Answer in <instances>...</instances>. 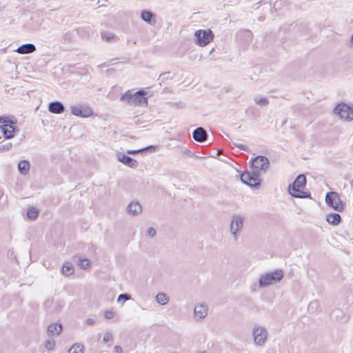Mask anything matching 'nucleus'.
I'll return each instance as SVG.
<instances>
[{"instance_id":"f257e3e1","label":"nucleus","mask_w":353,"mask_h":353,"mask_svg":"<svg viewBox=\"0 0 353 353\" xmlns=\"http://www.w3.org/2000/svg\"><path fill=\"white\" fill-rule=\"evenodd\" d=\"M252 171L245 170L240 175L243 183L253 189H259L261 186L260 171L265 172L270 167V161L264 155H259L252 158L250 162Z\"/></svg>"},{"instance_id":"f03ea898","label":"nucleus","mask_w":353,"mask_h":353,"mask_svg":"<svg viewBox=\"0 0 353 353\" xmlns=\"http://www.w3.org/2000/svg\"><path fill=\"white\" fill-rule=\"evenodd\" d=\"M306 185V178L303 174H299L294 181L288 185V192L294 198L312 199L310 192L303 191Z\"/></svg>"},{"instance_id":"7ed1b4c3","label":"nucleus","mask_w":353,"mask_h":353,"mask_svg":"<svg viewBox=\"0 0 353 353\" xmlns=\"http://www.w3.org/2000/svg\"><path fill=\"white\" fill-rule=\"evenodd\" d=\"M283 271L281 269L261 274L259 281V288H266L279 282L283 279Z\"/></svg>"},{"instance_id":"20e7f679","label":"nucleus","mask_w":353,"mask_h":353,"mask_svg":"<svg viewBox=\"0 0 353 353\" xmlns=\"http://www.w3.org/2000/svg\"><path fill=\"white\" fill-rule=\"evenodd\" d=\"M325 203L337 212H343L345 203L341 200L339 194L336 192H329L325 195Z\"/></svg>"},{"instance_id":"39448f33","label":"nucleus","mask_w":353,"mask_h":353,"mask_svg":"<svg viewBox=\"0 0 353 353\" xmlns=\"http://www.w3.org/2000/svg\"><path fill=\"white\" fill-rule=\"evenodd\" d=\"M333 112L343 120H353V107L345 103L341 102L338 103L334 108Z\"/></svg>"},{"instance_id":"423d86ee","label":"nucleus","mask_w":353,"mask_h":353,"mask_svg":"<svg viewBox=\"0 0 353 353\" xmlns=\"http://www.w3.org/2000/svg\"><path fill=\"white\" fill-rule=\"evenodd\" d=\"M214 35L213 32L210 30H199L195 31V43L199 46L203 47L213 40Z\"/></svg>"},{"instance_id":"0eeeda50","label":"nucleus","mask_w":353,"mask_h":353,"mask_svg":"<svg viewBox=\"0 0 353 353\" xmlns=\"http://www.w3.org/2000/svg\"><path fill=\"white\" fill-rule=\"evenodd\" d=\"M70 110L72 115L81 118L89 117L93 113L92 110L89 106L81 104L71 105Z\"/></svg>"},{"instance_id":"6e6552de","label":"nucleus","mask_w":353,"mask_h":353,"mask_svg":"<svg viewBox=\"0 0 353 353\" xmlns=\"http://www.w3.org/2000/svg\"><path fill=\"white\" fill-rule=\"evenodd\" d=\"M254 343L263 345L268 337V331L264 327H255L252 330Z\"/></svg>"},{"instance_id":"1a4fd4ad","label":"nucleus","mask_w":353,"mask_h":353,"mask_svg":"<svg viewBox=\"0 0 353 353\" xmlns=\"http://www.w3.org/2000/svg\"><path fill=\"white\" fill-rule=\"evenodd\" d=\"M244 218L239 214H234L232 216L230 223V232L235 240L237 239V234L243 228Z\"/></svg>"},{"instance_id":"9d476101","label":"nucleus","mask_w":353,"mask_h":353,"mask_svg":"<svg viewBox=\"0 0 353 353\" xmlns=\"http://www.w3.org/2000/svg\"><path fill=\"white\" fill-rule=\"evenodd\" d=\"M239 42L243 48L245 49L252 41V33L250 30H245L238 32L237 34Z\"/></svg>"},{"instance_id":"9b49d317","label":"nucleus","mask_w":353,"mask_h":353,"mask_svg":"<svg viewBox=\"0 0 353 353\" xmlns=\"http://www.w3.org/2000/svg\"><path fill=\"white\" fill-rule=\"evenodd\" d=\"M133 104L136 106H143L148 105V92L143 89H140L133 94Z\"/></svg>"},{"instance_id":"f8f14e48","label":"nucleus","mask_w":353,"mask_h":353,"mask_svg":"<svg viewBox=\"0 0 353 353\" xmlns=\"http://www.w3.org/2000/svg\"><path fill=\"white\" fill-rule=\"evenodd\" d=\"M117 160L124 164L126 166H128L131 168H137L139 165L138 161L128 156L127 154L118 152L117 154Z\"/></svg>"},{"instance_id":"ddd939ff","label":"nucleus","mask_w":353,"mask_h":353,"mask_svg":"<svg viewBox=\"0 0 353 353\" xmlns=\"http://www.w3.org/2000/svg\"><path fill=\"white\" fill-rule=\"evenodd\" d=\"M44 305L48 313L57 314L62 310L63 303L62 301H57L53 303L52 301L48 300L45 303Z\"/></svg>"},{"instance_id":"4468645a","label":"nucleus","mask_w":353,"mask_h":353,"mask_svg":"<svg viewBox=\"0 0 353 353\" xmlns=\"http://www.w3.org/2000/svg\"><path fill=\"white\" fill-rule=\"evenodd\" d=\"M48 110L52 114H59L64 112L65 108L61 101H53L48 103Z\"/></svg>"},{"instance_id":"2eb2a0df","label":"nucleus","mask_w":353,"mask_h":353,"mask_svg":"<svg viewBox=\"0 0 353 353\" xmlns=\"http://www.w3.org/2000/svg\"><path fill=\"white\" fill-rule=\"evenodd\" d=\"M142 205L136 201H131L126 207L127 213L132 216L139 215L142 212Z\"/></svg>"},{"instance_id":"dca6fc26","label":"nucleus","mask_w":353,"mask_h":353,"mask_svg":"<svg viewBox=\"0 0 353 353\" xmlns=\"http://www.w3.org/2000/svg\"><path fill=\"white\" fill-rule=\"evenodd\" d=\"M192 138L199 143H203L208 138L207 132L202 127L196 128L192 132Z\"/></svg>"},{"instance_id":"f3484780","label":"nucleus","mask_w":353,"mask_h":353,"mask_svg":"<svg viewBox=\"0 0 353 353\" xmlns=\"http://www.w3.org/2000/svg\"><path fill=\"white\" fill-rule=\"evenodd\" d=\"M194 313L195 318L197 319V320H201L206 316L208 313V307L206 305L199 304L194 307Z\"/></svg>"},{"instance_id":"a211bd4d","label":"nucleus","mask_w":353,"mask_h":353,"mask_svg":"<svg viewBox=\"0 0 353 353\" xmlns=\"http://www.w3.org/2000/svg\"><path fill=\"white\" fill-rule=\"evenodd\" d=\"M325 220L329 224L334 226L339 225L342 221L341 215L335 212L327 214Z\"/></svg>"},{"instance_id":"6ab92c4d","label":"nucleus","mask_w":353,"mask_h":353,"mask_svg":"<svg viewBox=\"0 0 353 353\" xmlns=\"http://www.w3.org/2000/svg\"><path fill=\"white\" fill-rule=\"evenodd\" d=\"M36 50V46L33 43H26L18 47L16 51L21 54H26L34 52Z\"/></svg>"},{"instance_id":"aec40b11","label":"nucleus","mask_w":353,"mask_h":353,"mask_svg":"<svg viewBox=\"0 0 353 353\" xmlns=\"http://www.w3.org/2000/svg\"><path fill=\"white\" fill-rule=\"evenodd\" d=\"M62 325L61 323H52L48 327L47 333L49 336H59L62 332Z\"/></svg>"},{"instance_id":"412c9836","label":"nucleus","mask_w":353,"mask_h":353,"mask_svg":"<svg viewBox=\"0 0 353 353\" xmlns=\"http://www.w3.org/2000/svg\"><path fill=\"white\" fill-rule=\"evenodd\" d=\"M141 18L143 21L149 24H153L155 23V14L150 10H142L141 12Z\"/></svg>"},{"instance_id":"4be33fe9","label":"nucleus","mask_w":353,"mask_h":353,"mask_svg":"<svg viewBox=\"0 0 353 353\" xmlns=\"http://www.w3.org/2000/svg\"><path fill=\"white\" fill-rule=\"evenodd\" d=\"M0 123L1 124L0 125V130H3L7 127H10L11 125L17 124V121L8 116H0Z\"/></svg>"},{"instance_id":"5701e85b","label":"nucleus","mask_w":353,"mask_h":353,"mask_svg":"<svg viewBox=\"0 0 353 353\" xmlns=\"http://www.w3.org/2000/svg\"><path fill=\"white\" fill-rule=\"evenodd\" d=\"M30 168V162L28 160H21L18 163V170L21 174L26 175Z\"/></svg>"},{"instance_id":"b1692460","label":"nucleus","mask_w":353,"mask_h":353,"mask_svg":"<svg viewBox=\"0 0 353 353\" xmlns=\"http://www.w3.org/2000/svg\"><path fill=\"white\" fill-rule=\"evenodd\" d=\"M74 272V268L73 265L68 261H66L63 263L61 269V273L65 276H68L73 274Z\"/></svg>"},{"instance_id":"393cba45","label":"nucleus","mask_w":353,"mask_h":353,"mask_svg":"<svg viewBox=\"0 0 353 353\" xmlns=\"http://www.w3.org/2000/svg\"><path fill=\"white\" fill-rule=\"evenodd\" d=\"M39 214V210L35 207H30L27 210L26 216L30 221H34Z\"/></svg>"},{"instance_id":"a878e982","label":"nucleus","mask_w":353,"mask_h":353,"mask_svg":"<svg viewBox=\"0 0 353 353\" xmlns=\"http://www.w3.org/2000/svg\"><path fill=\"white\" fill-rule=\"evenodd\" d=\"M101 38L107 42H115L118 40L117 37L114 34L106 31L101 32Z\"/></svg>"},{"instance_id":"bb28decb","label":"nucleus","mask_w":353,"mask_h":353,"mask_svg":"<svg viewBox=\"0 0 353 353\" xmlns=\"http://www.w3.org/2000/svg\"><path fill=\"white\" fill-rule=\"evenodd\" d=\"M133 94L134 93H132V92L130 90H128L125 93L121 94V96L120 97V100L121 101L126 102V103H128L130 105H132L133 104V100H134Z\"/></svg>"},{"instance_id":"cd10ccee","label":"nucleus","mask_w":353,"mask_h":353,"mask_svg":"<svg viewBox=\"0 0 353 353\" xmlns=\"http://www.w3.org/2000/svg\"><path fill=\"white\" fill-rule=\"evenodd\" d=\"M156 301L159 304L164 305L168 303L169 299L165 293L159 292L156 296Z\"/></svg>"},{"instance_id":"c85d7f7f","label":"nucleus","mask_w":353,"mask_h":353,"mask_svg":"<svg viewBox=\"0 0 353 353\" xmlns=\"http://www.w3.org/2000/svg\"><path fill=\"white\" fill-rule=\"evenodd\" d=\"M78 265L80 266L81 268L83 270H86L89 268L91 265L90 261L87 259H79L78 261Z\"/></svg>"},{"instance_id":"c756f323","label":"nucleus","mask_w":353,"mask_h":353,"mask_svg":"<svg viewBox=\"0 0 353 353\" xmlns=\"http://www.w3.org/2000/svg\"><path fill=\"white\" fill-rule=\"evenodd\" d=\"M83 345L79 343H74L69 350V353H83Z\"/></svg>"},{"instance_id":"7c9ffc66","label":"nucleus","mask_w":353,"mask_h":353,"mask_svg":"<svg viewBox=\"0 0 353 353\" xmlns=\"http://www.w3.org/2000/svg\"><path fill=\"white\" fill-rule=\"evenodd\" d=\"M158 149H159L158 145H148L147 147L141 148L142 154H145L146 153L154 152L157 150H158Z\"/></svg>"},{"instance_id":"2f4dec72","label":"nucleus","mask_w":353,"mask_h":353,"mask_svg":"<svg viewBox=\"0 0 353 353\" xmlns=\"http://www.w3.org/2000/svg\"><path fill=\"white\" fill-rule=\"evenodd\" d=\"M73 34L70 31L65 32L62 35V40L61 41L64 43H70L72 41Z\"/></svg>"},{"instance_id":"473e14b6","label":"nucleus","mask_w":353,"mask_h":353,"mask_svg":"<svg viewBox=\"0 0 353 353\" xmlns=\"http://www.w3.org/2000/svg\"><path fill=\"white\" fill-rule=\"evenodd\" d=\"M174 75H172L170 72H165L159 75V80L161 82H165L168 79H172Z\"/></svg>"},{"instance_id":"72a5a7b5","label":"nucleus","mask_w":353,"mask_h":353,"mask_svg":"<svg viewBox=\"0 0 353 353\" xmlns=\"http://www.w3.org/2000/svg\"><path fill=\"white\" fill-rule=\"evenodd\" d=\"M0 131L2 132L3 136L6 139H10L14 137L13 133L8 127L3 128V130H0Z\"/></svg>"},{"instance_id":"f704fd0d","label":"nucleus","mask_w":353,"mask_h":353,"mask_svg":"<svg viewBox=\"0 0 353 353\" xmlns=\"http://www.w3.org/2000/svg\"><path fill=\"white\" fill-rule=\"evenodd\" d=\"M254 102L258 105L265 106L269 103V100L266 97H261L260 99L254 98Z\"/></svg>"},{"instance_id":"c9c22d12","label":"nucleus","mask_w":353,"mask_h":353,"mask_svg":"<svg viewBox=\"0 0 353 353\" xmlns=\"http://www.w3.org/2000/svg\"><path fill=\"white\" fill-rule=\"evenodd\" d=\"M131 299V295L128 293L121 294L119 295L117 298V302L119 303L122 301L124 303L125 301L130 300Z\"/></svg>"},{"instance_id":"e433bc0d","label":"nucleus","mask_w":353,"mask_h":353,"mask_svg":"<svg viewBox=\"0 0 353 353\" xmlns=\"http://www.w3.org/2000/svg\"><path fill=\"white\" fill-rule=\"evenodd\" d=\"M55 346V341L53 339H48L45 343V347L48 350H52Z\"/></svg>"},{"instance_id":"4c0bfd02","label":"nucleus","mask_w":353,"mask_h":353,"mask_svg":"<svg viewBox=\"0 0 353 353\" xmlns=\"http://www.w3.org/2000/svg\"><path fill=\"white\" fill-rule=\"evenodd\" d=\"M75 30L77 33L81 37H87L89 35L88 32L85 30L83 28H76Z\"/></svg>"},{"instance_id":"58836bf2","label":"nucleus","mask_w":353,"mask_h":353,"mask_svg":"<svg viewBox=\"0 0 353 353\" xmlns=\"http://www.w3.org/2000/svg\"><path fill=\"white\" fill-rule=\"evenodd\" d=\"M12 147V144L11 143H7L4 145H0V152L9 151Z\"/></svg>"},{"instance_id":"ea45409f","label":"nucleus","mask_w":353,"mask_h":353,"mask_svg":"<svg viewBox=\"0 0 353 353\" xmlns=\"http://www.w3.org/2000/svg\"><path fill=\"white\" fill-rule=\"evenodd\" d=\"M234 145L235 147L238 148L241 150H243V151H245L247 152H250L249 148L245 145H243L241 143H234Z\"/></svg>"},{"instance_id":"a19ab883","label":"nucleus","mask_w":353,"mask_h":353,"mask_svg":"<svg viewBox=\"0 0 353 353\" xmlns=\"http://www.w3.org/2000/svg\"><path fill=\"white\" fill-rule=\"evenodd\" d=\"M115 316V312L112 310H106L104 316L106 319H112Z\"/></svg>"},{"instance_id":"79ce46f5","label":"nucleus","mask_w":353,"mask_h":353,"mask_svg":"<svg viewBox=\"0 0 353 353\" xmlns=\"http://www.w3.org/2000/svg\"><path fill=\"white\" fill-rule=\"evenodd\" d=\"M146 233L149 237H154L157 234L156 230L152 227L148 228Z\"/></svg>"},{"instance_id":"37998d69","label":"nucleus","mask_w":353,"mask_h":353,"mask_svg":"<svg viewBox=\"0 0 353 353\" xmlns=\"http://www.w3.org/2000/svg\"><path fill=\"white\" fill-rule=\"evenodd\" d=\"M113 339L112 334L110 332H106L103 338V341L104 343H108Z\"/></svg>"},{"instance_id":"c03bdc74","label":"nucleus","mask_w":353,"mask_h":353,"mask_svg":"<svg viewBox=\"0 0 353 353\" xmlns=\"http://www.w3.org/2000/svg\"><path fill=\"white\" fill-rule=\"evenodd\" d=\"M139 153H141L142 154L141 148V149H138V150H128L126 151V154H127L134 155V154H139Z\"/></svg>"},{"instance_id":"a18cd8bd","label":"nucleus","mask_w":353,"mask_h":353,"mask_svg":"<svg viewBox=\"0 0 353 353\" xmlns=\"http://www.w3.org/2000/svg\"><path fill=\"white\" fill-rule=\"evenodd\" d=\"M10 129L11 130V132L13 133V136L14 137L16 135V134L17 132H19V128L16 125V124H13V125H11L10 127H9Z\"/></svg>"},{"instance_id":"49530a36","label":"nucleus","mask_w":353,"mask_h":353,"mask_svg":"<svg viewBox=\"0 0 353 353\" xmlns=\"http://www.w3.org/2000/svg\"><path fill=\"white\" fill-rule=\"evenodd\" d=\"M183 155H187L188 157H193L194 155V153H192L190 150L185 149L184 151H183Z\"/></svg>"},{"instance_id":"de8ad7c7","label":"nucleus","mask_w":353,"mask_h":353,"mask_svg":"<svg viewBox=\"0 0 353 353\" xmlns=\"http://www.w3.org/2000/svg\"><path fill=\"white\" fill-rule=\"evenodd\" d=\"M114 350L116 353H123L122 347L119 345L114 346Z\"/></svg>"},{"instance_id":"09e8293b","label":"nucleus","mask_w":353,"mask_h":353,"mask_svg":"<svg viewBox=\"0 0 353 353\" xmlns=\"http://www.w3.org/2000/svg\"><path fill=\"white\" fill-rule=\"evenodd\" d=\"M86 323L88 325H92L94 324L95 323V321L94 319H90V318H88L87 320H86Z\"/></svg>"},{"instance_id":"8fccbe9b","label":"nucleus","mask_w":353,"mask_h":353,"mask_svg":"<svg viewBox=\"0 0 353 353\" xmlns=\"http://www.w3.org/2000/svg\"><path fill=\"white\" fill-rule=\"evenodd\" d=\"M317 305H318V303L316 301L311 302L309 305V309L312 310L313 308H314V305L317 306Z\"/></svg>"},{"instance_id":"3c124183","label":"nucleus","mask_w":353,"mask_h":353,"mask_svg":"<svg viewBox=\"0 0 353 353\" xmlns=\"http://www.w3.org/2000/svg\"><path fill=\"white\" fill-rule=\"evenodd\" d=\"M3 195V192L1 190H0V197H1Z\"/></svg>"},{"instance_id":"603ef678","label":"nucleus","mask_w":353,"mask_h":353,"mask_svg":"<svg viewBox=\"0 0 353 353\" xmlns=\"http://www.w3.org/2000/svg\"><path fill=\"white\" fill-rule=\"evenodd\" d=\"M352 186H353V179L352 180V181L350 182Z\"/></svg>"},{"instance_id":"864d4df0","label":"nucleus","mask_w":353,"mask_h":353,"mask_svg":"<svg viewBox=\"0 0 353 353\" xmlns=\"http://www.w3.org/2000/svg\"><path fill=\"white\" fill-rule=\"evenodd\" d=\"M301 26H303L304 28H306V25L305 24H301Z\"/></svg>"}]
</instances>
